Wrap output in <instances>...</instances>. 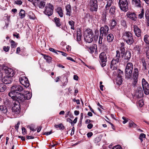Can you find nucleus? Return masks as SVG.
I'll return each instance as SVG.
<instances>
[{
	"instance_id": "4be33fe9",
	"label": "nucleus",
	"mask_w": 149,
	"mask_h": 149,
	"mask_svg": "<svg viewBox=\"0 0 149 149\" xmlns=\"http://www.w3.org/2000/svg\"><path fill=\"white\" fill-rule=\"evenodd\" d=\"M95 47H97V46L96 45H95L90 47H87V49L91 54H92L94 52H95V54H96V53L97 54V51Z\"/></svg>"
},
{
	"instance_id": "37998d69",
	"label": "nucleus",
	"mask_w": 149,
	"mask_h": 149,
	"mask_svg": "<svg viewBox=\"0 0 149 149\" xmlns=\"http://www.w3.org/2000/svg\"><path fill=\"white\" fill-rule=\"evenodd\" d=\"M54 127L56 128H58L59 127L60 129H63L64 128V127L62 124H60L59 125H55Z\"/></svg>"
},
{
	"instance_id": "c756f323",
	"label": "nucleus",
	"mask_w": 149,
	"mask_h": 149,
	"mask_svg": "<svg viewBox=\"0 0 149 149\" xmlns=\"http://www.w3.org/2000/svg\"><path fill=\"white\" fill-rule=\"evenodd\" d=\"M117 24V22L116 20L112 19L110 23V28L111 30L113 29Z\"/></svg>"
},
{
	"instance_id": "4c0bfd02",
	"label": "nucleus",
	"mask_w": 149,
	"mask_h": 149,
	"mask_svg": "<svg viewBox=\"0 0 149 149\" xmlns=\"http://www.w3.org/2000/svg\"><path fill=\"white\" fill-rule=\"evenodd\" d=\"M38 3L37 6H38L40 8H43L45 5V2L43 1H41Z\"/></svg>"
},
{
	"instance_id": "a19ab883",
	"label": "nucleus",
	"mask_w": 149,
	"mask_h": 149,
	"mask_svg": "<svg viewBox=\"0 0 149 149\" xmlns=\"http://www.w3.org/2000/svg\"><path fill=\"white\" fill-rule=\"evenodd\" d=\"M115 8L114 7H111L109 10V13L111 15H113L115 13Z\"/></svg>"
},
{
	"instance_id": "09e8293b",
	"label": "nucleus",
	"mask_w": 149,
	"mask_h": 149,
	"mask_svg": "<svg viewBox=\"0 0 149 149\" xmlns=\"http://www.w3.org/2000/svg\"><path fill=\"white\" fill-rule=\"evenodd\" d=\"M146 135L143 133H141L140 135L139 139L141 140V142H142L143 141V138H145Z\"/></svg>"
},
{
	"instance_id": "c03bdc74",
	"label": "nucleus",
	"mask_w": 149,
	"mask_h": 149,
	"mask_svg": "<svg viewBox=\"0 0 149 149\" xmlns=\"http://www.w3.org/2000/svg\"><path fill=\"white\" fill-rule=\"evenodd\" d=\"M103 35H101L100 34L99 36L98 43L99 44H102V40L103 39Z\"/></svg>"
},
{
	"instance_id": "1a4fd4ad",
	"label": "nucleus",
	"mask_w": 149,
	"mask_h": 149,
	"mask_svg": "<svg viewBox=\"0 0 149 149\" xmlns=\"http://www.w3.org/2000/svg\"><path fill=\"white\" fill-rule=\"evenodd\" d=\"M100 62L102 67L105 66L106 65L107 58L106 54L105 52H102L99 55Z\"/></svg>"
},
{
	"instance_id": "bf43d9fd",
	"label": "nucleus",
	"mask_w": 149,
	"mask_h": 149,
	"mask_svg": "<svg viewBox=\"0 0 149 149\" xmlns=\"http://www.w3.org/2000/svg\"><path fill=\"white\" fill-rule=\"evenodd\" d=\"M101 140V138L100 137H97L95 139V143H98Z\"/></svg>"
},
{
	"instance_id": "864d4df0",
	"label": "nucleus",
	"mask_w": 149,
	"mask_h": 149,
	"mask_svg": "<svg viewBox=\"0 0 149 149\" xmlns=\"http://www.w3.org/2000/svg\"><path fill=\"white\" fill-rule=\"evenodd\" d=\"M139 104L140 107H142L144 104V102L143 100H139Z\"/></svg>"
},
{
	"instance_id": "aec40b11",
	"label": "nucleus",
	"mask_w": 149,
	"mask_h": 149,
	"mask_svg": "<svg viewBox=\"0 0 149 149\" xmlns=\"http://www.w3.org/2000/svg\"><path fill=\"white\" fill-rule=\"evenodd\" d=\"M11 90H15V91L20 93L23 91V88L19 85H15L12 87Z\"/></svg>"
},
{
	"instance_id": "e433bc0d",
	"label": "nucleus",
	"mask_w": 149,
	"mask_h": 149,
	"mask_svg": "<svg viewBox=\"0 0 149 149\" xmlns=\"http://www.w3.org/2000/svg\"><path fill=\"white\" fill-rule=\"evenodd\" d=\"M113 1V0H109L107 2V3L106 6L105 8L106 10L109 9V7L111 6V4Z\"/></svg>"
},
{
	"instance_id": "338daca9",
	"label": "nucleus",
	"mask_w": 149,
	"mask_h": 149,
	"mask_svg": "<svg viewBox=\"0 0 149 149\" xmlns=\"http://www.w3.org/2000/svg\"><path fill=\"white\" fill-rule=\"evenodd\" d=\"M52 131H50L49 132H45V133H44V135H49L51 134H52Z\"/></svg>"
},
{
	"instance_id": "13d9d810",
	"label": "nucleus",
	"mask_w": 149,
	"mask_h": 149,
	"mask_svg": "<svg viewBox=\"0 0 149 149\" xmlns=\"http://www.w3.org/2000/svg\"><path fill=\"white\" fill-rule=\"evenodd\" d=\"M143 14H144V11L142 10V11L141 13L139 15H138L140 19L142 18L143 17Z\"/></svg>"
},
{
	"instance_id": "8fccbe9b",
	"label": "nucleus",
	"mask_w": 149,
	"mask_h": 149,
	"mask_svg": "<svg viewBox=\"0 0 149 149\" xmlns=\"http://www.w3.org/2000/svg\"><path fill=\"white\" fill-rule=\"evenodd\" d=\"M33 4L35 6H36L40 2V0H33Z\"/></svg>"
},
{
	"instance_id": "72a5a7b5",
	"label": "nucleus",
	"mask_w": 149,
	"mask_h": 149,
	"mask_svg": "<svg viewBox=\"0 0 149 149\" xmlns=\"http://www.w3.org/2000/svg\"><path fill=\"white\" fill-rule=\"evenodd\" d=\"M128 126L130 128H136L137 125L132 120L130 121L129 123Z\"/></svg>"
},
{
	"instance_id": "6e6d98bb",
	"label": "nucleus",
	"mask_w": 149,
	"mask_h": 149,
	"mask_svg": "<svg viewBox=\"0 0 149 149\" xmlns=\"http://www.w3.org/2000/svg\"><path fill=\"white\" fill-rule=\"evenodd\" d=\"M122 119L124 120V121L123 122V123L124 124H125L128 121V119L126 118L124 116L123 117Z\"/></svg>"
},
{
	"instance_id": "49530a36",
	"label": "nucleus",
	"mask_w": 149,
	"mask_h": 149,
	"mask_svg": "<svg viewBox=\"0 0 149 149\" xmlns=\"http://www.w3.org/2000/svg\"><path fill=\"white\" fill-rule=\"evenodd\" d=\"M44 57L47 62H50L52 59V58L50 57L49 56L47 55H45Z\"/></svg>"
},
{
	"instance_id": "58836bf2",
	"label": "nucleus",
	"mask_w": 149,
	"mask_h": 149,
	"mask_svg": "<svg viewBox=\"0 0 149 149\" xmlns=\"http://www.w3.org/2000/svg\"><path fill=\"white\" fill-rule=\"evenodd\" d=\"M10 42L11 43V46L12 48H15L17 47V43L15 42L13 40H11Z\"/></svg>"
},
{
	"instance_id": "79ce46f5",
	"label": "nucleus",
	"mask_w": 149,
	"mask_h": 149,
	"mask_svg": "<svg viewBox=\"0 0 149 149\" xmlns=\"http://www.w3.org/2000/svg\"><path fill=\"white\" fill-rule=\"evenodd\" d=\"M125 50L124 47H120V51L121 53V57H123L125 54Z\"/></svg>"
},
{
	"instance_id": "39448f33",
	"label": "nucleus",
	"mask_w": 149,
	"mask_h": 149,
	"mask_svg": "<svg viewBox=\"0 0 149 149\" xmlns=\"http://www.w3.org/2000/svg\"><path fill=\"white\" fill-rule=\"evenodd\" d=\"M137 67H134L132 73V78L133 79V81L132 84L135 87L138 81V78L139 75V72L140 70Z\"/></svg>"
},
{
	"instance_id": "3c124183",
	"label": "nucleus",
	"mask_w": 149,
	"mask_h": 149,
	"mask_svg": "<svg viewBox=\"0 0 149 149\" xmlns=\"http://www.w3.org/2000/svg\"><path fill=\"white\" fill-rule=\"evenodd\" d=\"M142 63L143 66L144 68V69L145 70L147 69L146 65L147 64L145 60L142 59Z\"/></svg>"
},
{
	"instance_id": "cd10ccee",
	"label": "nucleus",
	"mask_w": 149,
	"mask_h": 149,
	"mask_svg": "<svg viewBox=\"0 0 149 149\" xmlns=\"http://www.w3.org/2000/svg\"><path fill=\"white\" fill-rule=\"evenodd\" d=\"M132 4L135 7H140L141 6L140 0H132Z\"/></svg>"
},
{
	"instance_id": "f8f14e48",
	"label": "nucleus",
	"mask_w": 149,
	"mask_h": 149,
	"mask_svg": "<svg viewBox=\"0 0 149 149\" xmlns=\"http://www.w3.org/2000/svg\"><path fill=\"white\" fill-rule=\"evenodd\" d=\"M20 83L26 87H28L29 85V83L27 78L25 77H20L19 78Z\"/></svg>"
},
{
	"instance_id": "680f3d73",
	"label": "nucleus",
	"mask_w": 149,
	"mask_h": 149,
	"mask_svg": "<svg viewBox=\"0 0 149 149\" xmlns=\"http://www.w3.org/2000/svg\"><path fill=\"white\" fill-rule=\"evenodd\" d=\"M20 124V123L19 122H18L17 124L15 126V128L16 130L17 131H18V128L19 127V125Z\"/></svg>"
},
{
	"instance_id": "393cba45",
	"label": "nucleus",
	"mask_w": 149,
	"mask_h": 149,
	"mask_svg": "<svg viewBox=\"0 0 149 149\" xmlns=\"http://www.w3.org/2000/svg\"><path fill=\"white\" fill-rule=\"evenodd\" d=\"M136 95L138 97H142L143 95V93L141 87H138L137 88V92H136Z\"/></svg>"
},
{
	"instance_id": "ea45409f",
	"label": "nucleus",
	"mask_w": 149,
	"mask_h": 149,
	"mask_svg": "<svg viewBox=\"0 0 149 149\" xmlns=\"http://www.w3.org/2000/svg\"><path fill=\"white\" fill-rule=\"evenodd\" d=\"M149 36L148 35H146L144 36V41L146 44H149Z\"/></svg>"
},
{
	"instance_id": "f257e3e1",
	"label": "nucleus",
	"mask_w": 149,
	"mask_h": 149,
	"mask_svg": "<svg viewBox=\"0 0 149 149\" xmlns=\"http://www.w3.org/2000/svg\"><path fill=\"white\" fill-rule=\"evenodd\" d=\"M31 96V94L29 91H26V94L25 95H24L23 94L18 92L17 94L16 99L15 100L16 102L17 101V102L22 104L23 103L25 100L30 99Z\"/></svg>"
},
{
	"instance_id": "4468645a",
	"label": "nucleus",
	"mask_w": 149,
	"mask_h": 149,
	"mask_svg": "<svg viewBox=\"0 0 149 149\" xmlns=\"http://www.w3.org/2000/svg\"><path fill=\"white\" fill-rule=\"evenodd\" d=\"M109 27L107 25L101 27L100 29V34L106 36L108 33Z\"/></svg>"
},
{
	"instance_id": "5701e85b",
	"label": "nucleus",
	"mask_w": 149,
	"mask_h": 149,
	"mask_svg": "<svg viewBox=\"0 0 149 149\" xmlns=\"http://www.w3.org/2000/svg\"><path fill=\"white\" fill-rule=\"evenodd\" d=\"M65 10L66 13L65 14L69 17L71 15L72 13V10L71 6L69 4H68L65 6Z\"/></svg>"
},
{
	"instance_id": "9b49d317",
	"label": "nucleus",
	"mask_w": 149,
	"mask_h": 149,
	"mask_svg": "<svg viewBox=\"0 0 149 149\" xmlns=\"http://www.w3.org/2000/svg\"><path fill=\"white\" fill-rule=\"evenodd\" d=\"M142 84L145 94L146 95L149 94V85L144 78L142 79Z\"/></svg>"
},
{
	"instance_id": "2f4dec72",
	"label": "nucleus",
	"mask_w": 149,
	"mask_h": 149,
	"mask_svg": "<svg viewBox=\"0 0 149 149\" xmlns=\"http://www.w3.org/2000/svg\"><path fill=\"white\" fill-rule=\"evenodd\" d=\"M107 40L108 42H112L113 39V36L111 33L109 34L107 37Z\"/></svg>"
},
{
	"instance_id": "5fc2aeb1",
	"label": "nucleus",
	"mask_w": 149,
	"mask_h": 149,
	"mask_svg": "<svg viewBox=\"0 0 149 149\" xmlns=\"http://www.w3.org/2000/svg\"><path fill=\"white\" fill-rule=\"evenodd\" d=\"M99 36V33L98 31L97 32L96 31L95 32V34L94 36V40H97L98 39Z\"/></svg>"
},
{
	"instance_id": "bb28decb",
	"label": "nucleus",
	"mask_w": 149,
	"mask_h": 149,
	"mask_svg": "<svg viewBox=\"0 0 149 149\" xmlns=\"http://www.w3.org/2000/svg\"><path fill=\"white\" fill-rule=\"evenodd\" d=\"M7 112V109L6 106H1V113L2 114L3 116L6 115V113Z\"/></svg>"
},
{
	"instance_id": "0eeeda50",
	"label": "nucleus",
	"mask_w": 149,
	"mask_h": 149,
	"mask_svg": "<svg viewBox=\"0 0 149 149\" xmlns=\"http://www.w3.org/2000/svg\"><path fill=\"white\" fill-rule=\"evenodd\" d=\"M1 72L4 73L5 74L10 77H13L14 75V72L13 70L10 68L4 66L1 69Z\"/></svg>"
},
{
	"instance_id": "a211bd4d",
	"label": "nucleus",
	"mask_w": 149,
	"mask_h": 149,
	"mask_svg": "<svg viewBox=\"0 0 149 149\" xmlns=\"http://www.w3.org/2000/svg\"><path fill=\"white\" fill-rule=\"evenodd\" d=\"M134 30L135 35L138 37H140L141 34V31L137 25L134 26Z\"/></svg>"
},
{
	"instance_id": "6e6552de",
	"label": "nucleus",
	"mask_w": 149,
	"mask_h": 149,
	"mask_svg": "<svg viewBox=\"0 0 149 149\" xmlns=\"http://www.w3.org/2000/svg\"><path fill=\"white\" fill-rule=\"evenodd\" d=\"M45 9L44 11L45 14L48 16L52 15L53 12L54 6L51 4L49 3L46 4L45 7Z\"/></svg>"
},
{
	"instance_id": "a878e982",
	"label": "nucleus",
	"mask_w": 149,
	"mask_h": 149,
	"mask_svg": "<svg viewBox=\"0 0 149 149\" xmlns=\"http://www.w3.org/2000/svg\"><path fill=\"white\" fill-rule=\"evenodd\" d=\"M124 59L128 61L130 59L131 56V52L130 51H127L125 52Z\"/></svg>"
},
{
	"instance_id": "7c9ffc66",
	"label": "nucleus",
	"mask_w": 149,
	"mask_h": 149,
	"mask_svg": "<svg viewBox=\"0 0 149 149\" xmlns=\"http://www.w3.org/2000/svg\"><path fill=\"white\" fill-rule=\"evenodd\" d=\"M133 64L130 62H129L127 63L125 70H133Z\"/></svg>"
},
{
	"instance_id": "473e14b6",
	"label": "nucleus",
	"mask_w": 149,
	"mask_h": 149,
	"mask_svg": "<svg viewBox=\"0 0 149 149\" xmlns=\"http://www.w3.org/2000/svg\"><path fill=\"white\" fill-rule=\"evenodd\" d=\"M54 22H55L56 25L58 27H59L61 25L60 20L58 18L56 17L54 18Z\"/></svg>"
},
{
	"instance_id": "f704fd0d",
	"label": "nucleus",
	"mask_w": 149,
	"mask_h": 149,
	"mask_svg": "<svg viewBox=\"0 0 149 149\" xmlns=\"http://www.w3.org/2000/svg\"><path fill=\"white\" fill-rule=\"evenodd\" d=\"M19 15L20 16V18L23 19L25 16V12L23 9H21L19 13Z\"/></svg>"
},
{
	"instance_id": "603ef678",
	"label": "nucleus",
	"mask_w": 149,
	"mask_h": 149,
	"mask_svg": "<svg viewBox=\"0 0 149 149\" xmlns=\"http://www.w3.org/2000/svg\"><path fill=\"white\" fill-rule=\"evenodd\" d=\"M102 20L103 21L105 22L106 20V13H104L102 15Z\"/></svg>"
},
{
	"instance_id": "6ab92c4d",
	"label": "nucleus",
	"mask_w": 149,
	"mask_h": 149,
	"mask_svg": "<svg viewBox=\"0 0 149 149\" xmlns=\"http://www.w3.org/2000/svg\"><path fill=\"white\" fill-rule=\"evenodd\" d=\"M14 106H13L12 109L13 111L15 112L16 113H18L19 112L20 107V104L18 103L17 104L15 102L14 103Z\"/></svg>"
},
{
	"instance_id": "774afa93",
	"label": "nucleus",
	"mask_w": 149,
	"mask_h": 149,
	"mask_svg": "<svg viewBox=\"0 0 149 149\" xmlns=\"http://www.w3.org/2000/svg\"><path fill=\"white\" fill-rule=\"evenodd\" d=\"M93 126V125L91 123L87 125V127L89 129H91Z\"/></svg>"
},
{
	"instance_id": "dca6fc26",
	"label": "nucleus",
	"mask_w": 149,
	"mask_h": 149,
	"mask_svg": "<svg viewBox=\"0 0 149 149\" xmlns=\"http://www.w3.org/2000/svg\"><path fill=\"white\" fill-rule=\"evenodd\" d=\"M133 70H125V76L127 79H132V73Z\"/></svg>"
},
{
	"instance_id": "f03ea898",
	"label": "nucleus",
	"mask_w": 149,
	"mask_h": 149,
	"mask_svg": "<svg viewBox=\"0 0 149 149\" xmlns=\"http://www.w3.org/2000/svg\"><path fill=\"white\" fill-rule=\"evenodd\" d=\"M121 56V53L118 50L116 51V54L115 57L112 60L110 65V68L111 70H116L118 67V63L120 60Z\"/></svg>"
},
{
	"instance_id": "a18cd8bd",
	"label": "nucleus",
	"mask_w": 149,
	"mask_h": 149,
	"mask_svg": "<svg viewBox=\"0 0 149 149\" xmlns=\"http://www.w3.org/2000/svg\"><path fill=\"white\" fill-rule=\"evenodd\" d=\"M69 24L71 26V29L73 30L74 29V22L72 20L70 21L69 22Z\"/></svg>"
},
{
	"instance_id": "7ed1b4c3",
	"label": "nucleus",
	"mask_w": 149,
	"mask_h": 149,
	"mask_svg": "<svg viewBox=\"0 0 149 149\" xmlns=\"http://www.w3.org/2000/svg\"><path fill=\"white\" fill-rule=\"evenodd\" d=\"M84 36L85 41L90 43L93 41V33L91 30L87 29L84 32Z\"/></svg>"
},
{
	"instance_id": "c9c22d12",
	"label": "nucleus",
	"mask_w": 149,
	"mask_h": 149,
	"mask_svg": "<svg viewBox=\"0 0 149 149\" xmlns=\"http://www.w3.org/2000/svg\"><path fill=\"white\" fill-rule=\"evenodd\" d=\"M77 41L79 42L81 40V33L80 31H77Z\"/></svg>"
},
{
	"instance_id": "b1692460",
	"label": "nucleus",
	"mask_w": 149,
	"mask_h": 149,
	"mask_svg": "<svg viewBox=\"0 0 149 149\" xmlns=\"http://www.w3.org/2000/svg\"><path fill=\"white\" fill-rule=\"evenodd\" d=\"M134 50L137 54L140 55L142 53V51L141 50V46L138 45H136L134 48Z\"/></svg>"
},
{
	"instance_id": "f3484780",
	"label": "nucleus",
	"mask_w": 149,
	"mask_h": 149,
	"mask_svg": "<svg viewBox=\"0 0 149 149\" xmlns=\"http://www.w3.org/2000/svg\"><path fill=\"white\" fill-rule=\"evenodd\" d=\"M127 16L129 19L132 20L136 21V20L137 17L135 13L128 12L127 13Z\"/></svg>"
},
{
	"instance_id": "9d476101",
	"label": "nucleus",
	"mask_w": 149,
	"mask_h": 149,
	"mask_svg": "<svg viewBox=\"0 0 149 149\" xmlns=\"http://www.w3.org/2000/svg\"><path fill=\"white\" fill-rule=\"evenodd\" d=\"M119 5L121 10L127 11L128 8V3L126 0H119Z\"/></svg>"
},
{
	"instance_id": "de8ad7c7",
	"label": "nucleus",
	"mask_w": 149,
	"mask_h": 149,
	"mask_svg": "<svg viewBox=\"0 0 149 149\" xmlns=\"http://www.w3.org/2000/svg\"><path fill=\"white\" fill-rule=\"evenodd\" d=\"M1 92H4L6 89V87L5 85H3V84H1Z\"/></svg>"
},
{
	"instance_id": "e2e57ef3",
	"label": "nucleus",
	"mask_w": 149,
	"mask_h": 149,
	"mask_svg": "<svg viewBox=\"0 0 149 149\" xmlns=\"http://www.w3.org/2000/svg\"><path fill=\"white\" fill-rule=\"evenodd\" d=\"M112 149H122V148L119 145H118L113 147Z\"/></svg>"
},
{
	"instance_id": "052dcab7",
	"label": "nucleus",
	"mask_w": 149,
	"mask_h": 149,
	"mask_svg": "<svg viewBox=\"0 0 149 149\" xmlns=\"http://www.w3.org/2000/svg\"><path fill=\"white\" fill-rule=\"evenodd\" d=\"M15 3L17 4L21 5L22 4V2L21 0H18L15 1Z\"/></svg>"
},
{
	"instance_id": "c85d7f7f",
	"label": "nucleus",
	"mask_w": 149,
	"mask_h": 149,
	"mask_svg": "<svg viewBox=\"0 0 149 149\" xmlns=\"http://www.w3.org/2000/svg\"><path fill=\"white\" fill-rule=\"evenodd\" d=\"M56 11L60 17H63V11L62 8L61 7H58L56 9Z\"/></svg>"
},
{
	"instance_id": "423d86ee",
	"label": "nucleus",
	"mask_w": 149,
	"mask_h": 149,
	"mask_svg": "<svg viewBox=\"0 0 149 149\" xmlns=\"http://www.w3.org/2000/svg\"><path fill=\"white\" fill-rule=\"evenodd\" d=\"M89 5L91 11L96 12L97 11L98 4L97 0H90Z\"/></svg>"
},
{
	"instance_id": "ddd939ff",
	"label": "nucleus",
	"mask_w": 149,
	"mask_h": 149,
	"mask_svg": "<svg viewBox=\"0 0 149 149\" xmlns=\"http://www.w3.org/2000/svg\"><path fill=\"white\" fill-rule=\"evenodd\" d=\"M118 74L116 80L117 83L120 85L123 81V72L120 70H118Z\"/></svg>"
},
{
	"instance_id": "412c9836",
	"label": "nucleus",
	"mask_w": 149,
	"mask_h": 149,
	"mask_svg": "<svg viewBox=\"0 0 149 149\" xmlns=\"http://www.w3.org/2000/svg\"><path fill=\"white\" fill-rule=\"evenodd\" d=\"M12 91L8 93V95L13 100H15L16 99L17 94L18 92L15 91V90H12Z\"/></svg>"
},
{
	"instance_id": "2eb2a0df",
	"label": "nucleus",
	"mask_w": 149,
	"mask_h": 149,
	"mask_svg": "<svg viewBox=\"0 0 149 149\" xmlns=\"http://www.w3.org/2000/svg\"><path fill=\"white\" fill-rule=\"evenodd\" d=\"M13 80V79L11 77L6 76L2 80V82L5 84H10Z\"/></svg>"
},
{
	"instance_id": "4d7b16f0",
	"label": "nucleus",
	"mask_w": 149,
	"mask_h": 149,
	"mask_svg": "<svg viewBox=\"0 0 149 149\" xmlns=\"http://www.w3.org/2000/svg\"><path fill=\"white\" fill-rule=\"evenodd\" d=\"M9 49L10 47L9 46H4L3 47V49L4 51H5L6 52H8L9 50Z\"/></svg>"
},
{
	"instance_id": "69168bd1",
	"label": "nucleus",
	"mask_w": 149,
	"mask_h": 149,
	"mask_svg": "<svg viewBox=\"0 0 149 149\" xmlns=\"http://www.w3.org/2000/svg\"><path fill=\"white\" fill-rule=\"evenodd\" d=\"M93 135V133L92 132H89L87 133V136L88 137L90 138Z\"/></svg>"
},
{
	"instance_id": "0e129e2a",
	"label": "nucleus",
	"mask_w": 149,
	"mask_h": 149,
	"mask_svg": "<svg viewBox=\"0 0 149 149\" xmlns=\"http://www.w3.org/2000/svg\"><path fill=\"white\" fill-rule=\"evenodd\" d=\"M67 121L69 123H70L71 125H72L73 126H74V124H73V121L72 120H71L69 118H68L67 119Z\"/></svg>"
},
{
	"instance_id": "20e7f679",
	"label": "nucleus",
	"mask_w": 149,
	"mask_h": 149,
	"mask_svg": "<svg viewBox=\"0 0 149 149\" xmlns=\"http://www.w3.org/2000/svg\"><path fill=\"white\" fill-rule=\"evenodd\" d=\"M124 41L128 45H132L134 42L133 35L129 31H125L123 35Z\"/></svg>"
}]
</instances>
